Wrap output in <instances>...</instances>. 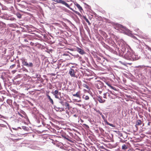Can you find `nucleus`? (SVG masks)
Here are the masks:
<instances>
[{
	"label": "nucleus",
	"mask_w": 151,
	"mask_h": 151,
	"mask_svg": "<svg viewBox=\"0 0 151 151\" xmlns=\"http://www.w3.org/2000/svg\"><path fill=\"white\" fill-rule=\"evenodd\" d=\"M110 87L111 88H112V89H113V90H114L115 91H117L116 89V88L115 87H114V86H111H111H110Z\"/></svg>",
	"instance_id": "2f4dec72"
},
{
	"label": "nucleus",
	"mask_w": 151,
	"mask_h": 151,
	"mask_svg": "<svg viewBox=\"0 0 151 151\" xmlns=\"http://www.w3.org/2000/svg\"><path fill=\"white\" fill-rule=\"evenodd\" d=\"M15 66H16V64H15V63L14 64L10 66V68L12 69V68H14V67Z\"/></svg>",
	"instance_id": "7c9ffc66"
},
{
	"label": "nucleus",
	"mask_w": 151,
	"mask_h": 151,
	"mask_svg": "<svg viewBox=\"0 0 151 151\" xmlns=\"http://www.w3.org/2000/svg\"><path fill=\"white\" fill-rule=\"evenodd\" d=\"M75 13H76V14L79 15H81V14L78 12L76 11L75 10H74L73 9H72V10Z\"/></svg>",
	"instance_id": "a878e982"
},
{
	"label": "nucleus",
	"mask_w": 151,
	"mask_h": 151,
	"mask_svg": "<svg viewBox=\"0 0 151 151\" xmlns=\"http://www.w3.org/2000/svg\"><path fill=\"white\" fill-rule=\"evenodd\" d=\"M54 2H56V3H61L63 5H64L67 7L69 8L71 10H72V8H71L69 6V5L65 2V1L62 0H53Z\"/></svg>",
	"instance_id": "f03ea898"
},
{
	"label": "nucleus",
	"mask_w": 151,
	"mask_h": 151,
	"mask_svg": "<svg viewBox=\"0 0 151 151\" xmlns=\"http://www.w3.org/2000/svg\"><path fill=\"white\" fill-rule=\"evenodd\" d=\"M46 96L47 97V99L49 100V101H50V103L52 104V105L53 104L54 102H53V100L51 98L50 96L48 94H47Z\"/></svg>",
	"instance_id": "2eb2a0df"
},
{
	"label": "nucleus",
	"mask_w": 151,
	"mask_h": 151,
	"mask_svg": "<svg viewBox=\"0 0 151 151\" xmlns=\"http://www.w3.org/2000/svg\"><path fill=\"white\" fill-rule=\"evenodd\" d=\"M20 60H21L22 63H23L24 61H26V60L24 58H22Z\"/></svg>",
	"instance_id": "c756f323"
},
{
	"label": "nucleus",
	"mask_w": 151,
	"mask_h": 151,
	"mask_svg": "<svg viewBox=\"0 0 151 151\" xmlns=\"http://www.w3.org/2000/svg\"><path fill=\"white\" fill-rule=\"evenodd\" d=\"M97 60L98 62L100 63L102 65L104 64V62L105 61V59L103 57H97Z\"/></svg>",
	"instance_id": "9d476101"
},
{
	"label": "nucleus",
	"mask_w": 151,
	"mask_h": 151,
	"mask_svg": "<svg viewBox=\"0 0 151 151\" xmlns=\"http://www.w3.org/2000/svg\"><path fill=\"white\" fill-rule=\"evenodd\" d=\"M80 101H81V100H80V101H78V102H80Z\"/></svg>",
	"instance_id": "de8ad7c7"
},
{
	"label": "nucleus",
	"mask_w": 151,
	"mask_h": 151,
	"mask_svg": "<svg viewBox=\"0 0 151 151\" xmlns=\"http://www.w3.org/2000/svg\"><path fill=\"white\" fill-rule=\"evenodd\" d=\"M60 102L61 104L63 106H64V103H65V102H63V101H61Z\"/></svg>",
	"instance_id": "473e14b6"
},
{
	"label": "nucleus",
	"mask_w": 151,
	"mask_h": 151,
	"mask_svg": "<svg viewBox=\"0 0 151 151\" xmlns=\"http://www.w3.org/2000/svg\"><path fill=\"white\" fill-rule=\"evenodd\" d=\"M2 22H1V21H0V23Z\"/></svg>",
	"instance_id": "8fccbe9b"
},
{
	"label": "nucleus",
	"mask_w": 151,
	"mask_h": 151,
	"mask_svg": "<svg viewBox=\"0 0 151 151\" xmlns=\"http://www.w3.org/2000/svg\"><path fill=\"white\" fill-rule=\"evenodd\" d=\"M56 109L57 111H59L60 110V111H65L64 109L63 108H59V107H56Z\"/></svg>",
	"instance_id": "412c9836"
},
{
	"label": "nucleus",
	"mask_w": 151,
	"mask_h": 151,
	"mask_svg": "<svg viewBox=\"0 0 151 151\" xmlns=\"http://www.w3.org/2000/svg\"><path fill=\"white\" fill-rule=\"evenodd\" d=\"M19 114L21 116V115L20 114Z\"/></svg>",
	"instance_id": "09e8293b"
},
{
	"label": "nucleus",
	"mask_w": 151,
	"mask_h": 151,
	"mask_svg": "<svg viewBox=\"0 0 151 151\" xmlns=\"http://www.w3.org/2000/svg\"><path fill=\"white\" fill-rule=\"evenodd\" d=\"M108 92H106L104 94L103 97L104 98L106 99L107 98V96H108L109 98H110V94L111 93L112 94H114L111 91L108 90Z\"/></svg>",
	"instance_id": "0eeeda50"
},
{
	"label": "nucleus",
	"mask_w": 151,
	"mask_h": 151,
	"mask_svg": "<svg viewBox=\"0 0 151 151\" xmlns=\"http://www.w3.org/2000/svg\"><path fill=\"white\" fill-rule=\"evenodd\" d=\"M7 103L10 106L12 105V100L10 99H8L6 101Z\"/></svg>",
	"instance_id": "a211bd4d"
},
{
	"label": "nucleus",
	"mask_w": 151,
	"mask_h": 151,
	"mask_svg": "<svg viewBox=\"0 0 151 151\" xmlns=\"http://www.w3.org/2000/svg\"><path fill=\"white\" fill-rule=\"evenodd\" d=\"M83 98L84 99L86 100H88L89 99V97L88 96L86 95L85 94H84L83 96Z\"/></svg>",
	"instance_id": "6ab92c4d"
},
{
	"label": "nucleus",
	"mask_w": 151,
	"mask_h": 151,
	"mask_svg": "<svg viewBox=\"0 0 151 151\" xmlns=\"http://www.w3.org/2000/svg\"><path fill=\"white\" fill-rule=\"evenodd\" d=\"M2 24H5L3 22H2Z\"/></svg>",
	"instance_id": "49530a36"
},
{
	"label": "nucleus",
	"mask_w": 151,
	"mask_h": 151,
	"mask_svg": "<svg viewBox=\"0 0 151 151\" xmlns=\"http://www.w3.org/2000/svg\"><path fill=\"white\" fill-rule=\"evenodd\" d=\"M52 93L56 99H59L61 97V92H59L57 90H55V91L52 92Z\"/></svg>",
	"instance_id": "20e7f679"
},
{
	"label": "nucleus",
	"mask_w": 151,
	"mask_h": 151,
	"mask_svg": "<svg viewBox=\"0 0 151 151\" xmlns=\"http://www.w3.org/2000/svg\"><path fill=\"white\" fill-rule=\"evenodd\" d=\"M118 27L121 30L124 32H125L126 31H128V29H127L124 26L122 25L119 24V25Z\"/></svg>",
	"instance_id": "f8f14e48"
},
{
	"label": "nucleus",
	"mask_w": 151,
	"mask_h": 151,
	"mask_svg": "<svg viewBox=\"0 0 151 151\" xmlns=\"http://www.w3.org/2000/svg\"><path fill=\"white\" fill-rule=\"evenodd\" d=\"M122 149L123 150H126L127 149V147L125 145H123L122 146Z\"/></svg>",
	"instance_id": "5701e85b"
},
{
	"label": "nucleus",
	"mask_w": 151,
	"mask_h": 151,
	"mask_svg": "<svg viewBox=\"0 0 151 151\" xmlns=\"http://www.w3.org/2000/svg\"><path fill=\"white\" fill-rule=\"evenodd\" d=\"M132 55V52H130L129 51H127V53H126L125 56L127 59L130 60H131L132 57H131V56Z\"/></svg>",
	"instance_id": "423d86ee"
},
{
	"label": "nucleus",
	"mask_w": 151,
	"mask_h": 151,
	"mask_svg": "<svg viewBox=\"0 0 151 151\" xmlns=\"http://www.w3.org/2000/svg\"><path fill=\"white\" fill-rule=\"evenodd\" d=\"M106 123L107 125H109L112 127H115V126L113 124H110V123H109V122H108L107 121H106Z\"/></svg>",
	"instance_id": "393cba45"
},
{
	"label": "nucleus",
	"mask_w": 151,
	"mask_h": 151,
	"mask_svg": "<svg viewBox=\"0 0 151 151\" xmlns=\"http://www.w3.org/2000/svg\"><path fill=\"white\" fill-rule=\"evenodd\" d=\"M11 139L13 141L15 142L16 141H17L19 140V139H14L12 138H11Z\"/></svg>",
	"instance_id": "c85d7f7f"
},
{
	"label": "nucleus",
	"mask_w": 151,
	"mask_h": 151,
	"mask_svg": "<svg viewBox=\"0 0 151 151\" xmlns=\"http://www.w3.org/2000/svg\"><path fill=\"white\" fill-rule=\"evenodd\" d=\"M101 147V148H102V149H105V148L103 146H100V147Z\"/></svg>",
	"instance_id": "ea45409f"
},
{
	"label": "nucleus",
	"mask_w": 151,
	"mask_h": 151,
	"mask_svg": "<svg viewBox=\"0 0 151 151\" xmlns=\"http://www.w3.org/2000/svg\"><path fill=\"white\" fill-rule=\"evenodd\" d=\"M99 90L98 91V93L99 94H101L103 91V89L102 88L101 89H98Z\"/></svg>",
	"instance_id": "cd10ccee"
},
{
	"label": "nucleus",
	"mask_w": 151,
	"mask_h": 151,
	"mask_svg": "<svg viewBox=\"0 0 151 151\" xmlns=\"http://www.w3.org/2000/svg\"><path fill=\"white\" fill-rule=\"evenodd\" d=\"M97 100L100 103H104L105 101V100L103 99H102V97L100 96H98Z\"/></svg>",
	"instance_id": "ddd939ff"
},
{
	"label": "nucleus",
	"mask_w": 151,
	"mask_h": 151,
	"mask_svg": "<svg viewBox=\"0 0 151 151\" xmlns=\"http://www.w3.org/2000/svg\"><path fill=\"white\" fill-rule=\"evenodd\" d=\"M85 87L86 88H87V89H88V86L87 85H85Z\"/></svg>",
	"instance_id": "4c0bfd02"
},
{
	"label": "nucleus",
	"mask_w": 151,
	"mask_h": 151,
	"mask_svg": "<svg viewBox=\"0 0 151 151\" xmlns=\"http://www.w3.org/2000/svg\"><path fill=\"white\" fill-rule=\"evenodd\" d=\"M74 116L75 117H77V115L76 114H75V115H74Z\"/></svg>",
	"instance_id": "37998d69"
},
{
	"label": "nucleus",
	"mask_w": 151,
	"mask_h": 151,
	"mask_svg": "<svg viewBox=\"0 0 151 151\" xmlns=\"http://www.w3.org/2000/svg\"><path fill=\"white\" fill-rule=\"evenodd\" d=\"M76 7L78 8L80 12L83 11V9L82 7L80 6V5L76 3L75 4Z\"/></svg>",
	"instance_id": "f3484780"
},
{
	"label": "nucleus",
	"mask_w": 151,
	"mask_h": 151,
	"mask_svg": "<svg viewBox=\"0 0 151 151\" xmlns=\"http://www.w3.org/2000/svg\"><path fill=\"white\" fill-rule=\"evenodd\" d=\"M73 96L75 97H76L80 99L81 98V92L80 91H78L75 94H73Z\"/></svg>",
	"instance_id": "dca6fc26"
},
{
	"label": "nucleus",
	"mask_w": 151,
	"mask_h": 151,
	"mask_svg": "<svg viewBox=\"0 0 151 151\" xmlns=\"http://www.w3.org/2000/svg\"><path fill=\"white\" fill-rule=\"evenodd\" d=\"M76 50L81 55L84 54L85 53V52L83 50L79 47L77 48Z\"/></svg>",
	"instance_id": "4468645a"
},
{
	"label": "nucleus",
	"mask_w": 151,
	"mask_h": 151,
	"mask_svg": "<svg viewBox=\"0 0 151 151\" xmlns=\"http://www.w3.org/2000/svg\"><path fill=\"white\" fill-rule=\"evenodd\" d=\"M64 106L66 107L68 109H69L70 107V106L69 104L67 102H65V103H64Z\"/></svg>",
	"instance_id": "aec40b11"
},
{
	"label": "nucleus",
	"mask_w": 151,
	"mask_h": 151,
	"mask_svg": "<svg viewBox=\"0 0 151 151\" xmlns=\"http://www.w3.org/2000/svg\"><path fill=\"white\" fill-rule=\"evenodd\" d=\"M142 122L140 120H138L136 122V124L138 125H139L141 124Z\"/></svg>",
	"instance_id": "4be33fe9"
},
{
	"label": "nucleus",
	"mask_w": 151,
	"mask_h": 151,
	"mask_svg": "<svg viewBox=\"0 0 151 151\" xmlns=\"http://www.w3.org/2000/svg\"><path fill=\"white\" fill-rule=\"evenodd\" d=\"M22 64L26 66L27 67H32L33 66V64L32 63H29V64L27 61H25L22 63Z\"/></svg>",
	"instance_id": "1a4fd4ad"
},
{
	"label": "nucleus",
	"mask_w": 151,
	"mask_h": 151,
	"mask_svg": "<svg viewBox=\"0 0 151 151\" xmlns=\"http://www.w3.org/2000/svg\"><path fill=\"white\" fill-rule=\"evenodd\" d=\"M17 66H18V68L20 67V65H19H19H17Z\"/></svg>",
	"instance_id": "a19ab883"
},
{
	"label": "nucleus",
	"mask_w": 151,
	"mask_h": 151,
	"mask_svg": "<svg viewBox=\"0 0 151 151\" xmlns=\"http://www.w3.org/2000/svg\"><path fill=\"white\" fill-rule=\"evenodd\" d=\"M83 18L84 19L86 20V22H87L89 24H90V23L88 20V19L86 18V16H83Z\"/></svg>",
	"instance_id": "b1692460"
},
{
	"label": "nucleus",
	"mask_w": 151,
	"mask_h": 151,
	"mask_svg": "<svg viewBox=\"0 0 151 151\" xmlns=\"http://www.w3.org/2000/svg\"><path fill=\"white\" fill-rule=\"evenodd\" d=\"M106 83L109 87L111 86V84L109 83L106 82Z\"/></svg>",
	"instance_id": "72a5a7b5"
},
{
	"label": "nucleus",
	"mask_w": 151,
	"mask_h": 151,
	"mask_svg": "<svg viewBox=\"0 0 151 151\" xmlns=\"http://www.w3.org/2000/svg\"><path fill=\"white\" fill-rule=\"evenodd\" d=\"M122 134H121V136H120V137H122Z\"/></svg>",
	"instance_id": "a18cd8bd"
},
{
	"label": "nucleus",
	"mask_w": 151,
	"mask_h": 151,
	"mask_svg": "<svg viewBox=\"0 0 151 151\" xmlns=\"http://www.w3.org/2000/svg\"><path fill=\"white\" fill-rule=\"evenodd\" d=\"M131 57H132V58L131 60H135L138 59L137 56L135 55L133 52H132V55Z\"/></svg>",
	"instance_id": "9b49d317"
},
{
	"label": "nucleus",
	"mask_w": 151,
	"mask_h": 151,
	"mask_svg": "<svg viewBox=\"0 0 151 151\" xmlns=\"http://www.w3.org/2000/svg\"><path fill=\"white\" fill-rule=\"evenodd\" d=\"M61 57L62 58L61 60L64 61H65L70 59V56L67 53H64L62 55Z\"/></svg>",
	"instance_id": "7ed1b4c3"
},
{
	"label": "nucleus",
	"mask_w": 151,
	"mask_h": 151,
	"mask_svg": "<svg viewBox=\"0 0 151 151\" xmlns=\"http://www.w3.org/2000/svg\"><path fill=\"white\" fill-rule=\"evenodd\" d=\"M24 41L25 42H27V40H26V39H24Z\"/></svg>",
	"instance_id": "c03bdc74"
},
{
	"label": "nucleus",
	"mask_w": 151,
	"mask_h": 151,
	"mask_svg": "<svg viewBox=\"0 0 151 151\" xmlns=\"http://www.w3.org/2000/svg\"><path fill=\"white\" fill-rule=\"evenodd\" d=\"M98 112L100 114V115H101V116L103 114H102V113L101 112H100V111H98Z\"/></svg>",
	"instance_id": "e433bc0d"
},
{
	"label": "nucleus",
	"mask_w": 151,
	"mask_h": 151,
	"mask_svg": "<svg viewBox=\"0 0 151 151\" xmlns=\"http://www.w3.org/2000/svg\"><path fill=\"white\" fill-rule=\"evenodd\" d=\"M17 17L19 18H21L22 17V15L19 13H17Z\"/></svg>",
	"instance_id": "bb28decb"
},
{
	"label": "nucleus",
	"mask_w": 151,
	"mask_h": 151,
	"mask_svg": "<svg viewBox=\"0 0 151 151\" xmlns=\"http://www.w3.org/2000/svg\"><path fill=\"white\" fill-rule=\"evenodd\" d=\"M150 124H151V122H149L147 124V125L149 126H150Z\"/></svg>",
	"instance_id": "58836bf2"
},
{
	"label": "nucleus",
	"mask_w": 151,
	"mask_h": 151,
	"mask_svg": "<svg viewBox=\"0 0 151 151\" xmlns=\"http://www.w3.org/2000/svg\"><path fill=\"white\" fill-rule=\"evenodd\" d=\"M95 85L96 87L98 89L102 88L104 86L103 83L100 81H96Z\"/></svg>",
	"instance_id": "f257e3e1"
},
{
	"label": "nucleus",
	"mask_w": 151,
	"mask_h": 151,
	"mask_svg": "<svg viewBox=\"0 0 151 151\" xmlns=\"http://www.w3.org/2000/svg\"><path fill=\"white\" fill-rule=\"evenodd\" d=\"M62 136L63 138H64V139H65L67 140L68 141L73 142V141L71 140V138L68 136V135L66 134H63L62 135Z\"/></svg>",
	"instance_id": "6e6552de"
},
{
	"label": "nucleus",
	"mask_w": 151,
	"mask_h": 151,
	"mask_svg": "<svg viewBox=\"0 0 151 151\" xmlns=\"http://www.w3.org/2000/svg\"><path fill=\"white\" fill-rule=\"evenodd\" d=\"M25 128H26V127H23V128L24 129H25Z\"/></svg>",
	"instance_id": "79ce46f5"
},
{
	"label": "nucleus",
	"mask_w": 151,
	"mask_h": 151,
	"mask_svg": "<svg viewBox=\"0 0 151 151\" xmlns=\"http://www.w3.org/2000/svg\"><path fill=\"white\" fill-rule=\"evenodd\" d=\"M76 71L73 69L71 68L69 71V73L71 77H76Z\"/></svg>",
	"instance_id": "39448f33"
},
{
	"label": "nucleus",
	"mask_w": 151,
	"mask_h": 151,
	"mask_svg": "<svg viewBox=\"0 0 151 151\" xmlns=\"http://www.w3.org/2000/svg\"><path fill=\"white\" fill-rule=\"evenodd\" d=\"M101 116H102L103 119L104 120H105V117L103 114L101 115Z\"/></svg>",
	"instance_id": "c9c22d12"
},
{
	"label": "nucleus",
	"mask_w": 151,
	"mask_h": 151,
	"mask_svg": "<svg viewBox=\"0 0 151 151\" xmlns=\"http://www.w3.org/2000/svg\"><path fill=\"white\" fill-rule=\"evenodd\" d=\"M21 129V128L20 127H19L17 128H13V129L15 130H17V129Z\"/></svg>",
	"instance_id": "f704fd0d"
}]
</instances>
